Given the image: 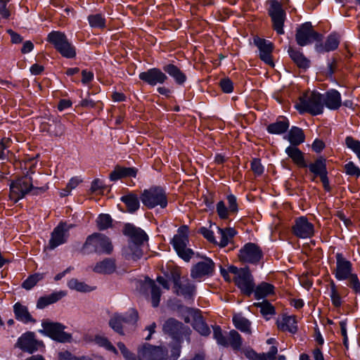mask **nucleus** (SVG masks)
<instances>
[{
	"label": "nucleus",
	"mask_w": 360,
	"mask_h": 360,
	"mask_svg": "<svg viewBox=\"0 0 360 360\" xmlns=\"http://www.w3.org/2000/svg\"><path fill=\"white\" fill-rule=\"evenodd\" d=\"M335 266L332 269L335 278L338 281H347V286L355 294L360 295V280L354 272L352 263L340 252L335 254Z\"/></svg>",
	"instance_id": "nucleus-1"
},
{
	"label": "nucleus",
	"mask_w": 360,
	"mask_h": 360,
	"mask_svg": "<svg viewBox=\"0 0 360 360\" xmlns=\"http://www.w3.org/2000/svg\"><path fill=\"white\" fill-rule=\"evenodd\" d=\"M122 233L127 236L133 245H129L123 250V255L126 259L136 261L143 255L140 245L148 240L147 234L139 227L132 224H126Z\"/></svg>",
	"instance_id": "nucleus-2"
},
{
	"label": "nucleus",
	"mask_w": 360,
	"mask_h": 360,
	"mask_svg": "<svg viewBox=\"0 0 360 360\" xmlns=\"http://www.w3.org/2000/svg\"><path fill=\"white\" fill-rule=\"evenodd\" d=\"M46 185L37 186L33 184L32 178L25 175L13 181L10 185V198L15 202L23 198L27 193L39 195L48 190Z\"/></svg>",
	"instance_id": "nucleus-3"
},
{
	"label": "nucleus",
	"mask_w": 360,
	"mask_h": 360,
	"mask_svg": "<svg viewBox=\"0 0 360 360\" xmlns=\"http://www.w3.org/2000/svg\"><path fill=\"white\" fill-rule=\"evenodd\" d=\"M112 252L113 245L110 238L98 233H94L89 236L81 249V252L83 255L96 252L109 255Z\"/></svg>",
	"instance_id": "nucleus-4"
},
{
	"label": "nucleus",
	"mask_w": 360,
	"mask_h": 360,
	"mask_svg": "<svg viewBox=\"0 0 360 360\" xmlns=\"http://www.w3.org/2000/svg\"><path fill=\"white\" fill-rule=\"evenodd\" d=\"M296 108L300 113L308 112L311 115H318L323 112L322 95L316 91H307L299 98Z\"/></svg>",
	"instance_id": "nucleus-5"
},
{
	"label": "nucleus",
	"mask_w": 360,
	"mask_h": 360,
	"mask_svg": "<svg viewBox=\"0 0 360 360\" xmlns=\"http://www.w3.org/2000/svg\"><path fill=\"white\" fill-rule=\"evenodd\" d=\"M229 271L234 276L233 280L236 285L243 294L250 296L254 291L255 281L248 268H238L235 266H229Z\"/></svg>",
	"instance_id": "nucleus-6"
},
{
	"label": "nucleus",
	"mask_w": 360,
	"mask_h": 360,
	"mask_svg": "<svg viewBox=\"0 0 360 360\" xmlns=\"http://www.w3.org/2000/svg\"><path fill=\"white\" fill-rule=\"evenodd\" d=\"M140 198L143 205L148 209H153L157 206L165 208L168 204L166 191L160 186H152L145 189Z\"/></svg>",
	"instance_id": "nucleus-7"
},
{
	"label": "nucleus",
	"mask_w": 360,
	"mask_h": 360,
	"mask_svg": "<svg viewBox=\"0 0 360 360\" xmlns=\"http://www.w3.org/2000/svg\"><path fill=\"white\" fill-rule=\"evenodd\" d=\"M47 41L51 44L63 57L67 58L75 57V48L69 42L65 33L52 31L47 36Z\"/></svg>",
	"instance_id": "nucleus-8"
},
{
	"label": "nucleus",
	"mask_w": 360,
	"mask_h": 360,
	"mask_svg": "<svg viewBox=\"0 0 360 360\" xmlns=\"http://www.w3.org/2000/svg\"><path fill=\"white\" fill-rule=\"evenodd\" d=\"M188 243V227L186 225L180 226L177 233L174 235L172 244L178 255L185 261H188L193 256V252L187 248Z\"/></svg>",
	"instance_id": "nucleus-9"
},
{
	"label": "nucleus",
	"mask_w": 360,
	"mask_h": 360,
	"mask_svg": "<svg viewBox=\"0 0 360 360\" xmlns=\"http://www.w3.org/2000/svg\"><path fill=\"white\" fill-rule=\"evenodd\" d=\"M41 326L43 330L40 333L49 336L51 339L60 342H70L72 335L64 331L65 326L57 322H51L49 321H43Z\"/></svg>",
	"instance_id": "nucleus-10"
},
{
	"label": "nucleus",
	"mask_w": 360,
	"mask_h": 360,
	"mask_svg": "<svg viewBox=\"0 0 360 360\" xmlns=\"http://www.w3.org/2000/svg\"><path fill=\"white\" fill-rule=\"evenodd\" d=\"M73 226L72 224L60 221L51 232V238L46 248L52 250L67 243L70 236L69 231Z\"/></svg>",
	"instance_id": "nucleus-11"
},
{
	"label": "nucleus",
	"mask_w": 360,
	"mask_h": 360,
	"mask_svg": "<svg viewBox=\"0 0 360 360\" xmlns=\"http://www.w3.org/2000/svg\"><path fill=\"white\" fill-rule=\"evenodd\" d=\"M238 257L243 263L257 264L262 259L263 252L257 244L248 243L240 248Z\"/></svg>",
	"instance_id": "nucleus-12"
},
{
	"label": "nucleus",
	"mask_w": 360,
	"mask_h": 360,
	"mask_svg": "<svg viewBox=\"0 0 360 360\" xmlns=\"http://www.w3.org/2000/svg\"><path fill=\"white\" fill-rule=\"evenodd\" d=\"M321 37V35L313 29L311 22H305L297 29L295 39L298 45L304 46L314 41H319Z\"/></svg>",
	"instance_id": "nucleus-13"
},
{
	"label": "nucleus",
	"mask_w": 360,
	"mask_h": 360,
	"mask_svg": "<svg viewBox=\"0 0 360 360\" xmlns=\"http://www.w3.org/2000/svg\"><path fill=\"white\" fill-rule=\"evenodd\" d=\"M269 4L268 13L271 18L273 27L278 34H282L284 33L283 24L285 13L278 1L271 0Z\"/></svg>",
	"instance_id": "nucleus-14"
},
{
	"label": "nucleus",
	"mask_w": 360,
	"mask_h": 360,
	"mask_svg": "<svg viewBox=\"0 0 360 360\" xmlns=\"http://www.w3.org/2000/svg\"><path fill=\"white\" fill-rule=\"evenodd\" d=\"M139 319L138 311L135 309H130L125 315L115 314L110 320V326L117 333L124 335L123 325L124 323L134 324Z\"/></svg>",
	"instance_id": "nucleus-15"
},
{
	"label": "nucleus",
	"mask_w": 360,
	"mask_h": 360,
	"mask_svg": "<svg viewBox=\"0 0 360 360\" xmlns=\"http://www.w3.org/2000/svg\"><path fill=\"white\" fill-rule=\"evenodd\" d=\"M167 350L162 347L144 344L138 349L139 360H166Z\"/></svg>",
	"instance_id": "nucleus-16"
},
{
	"label": "nucleus",
	"mask_w": 360,
	"mask_h": 360,
	"mask_svg": "<svg viewBox=\"0 0 360 360\" xmlns=\"http://www.w3.org/2000/svg\"><path fill=\"white\" fill-rule=\"evenodd\" d=\"M292 231L297 238H309L314 235V226L306 217L302 216L295 219Z\"/></svg>",
	"instance_id": "nucleus-17"
},
{
	"label": "nucleus",
	"mask_w": 360,
	"mask_h": 360,
	"mask_svg": "<svg viewBox=\"0 0 360 360\" xmlns=\"http://www.w3.org/2000/svg\"><path fill=\"white\" fill-rule=\"evenodd\" d=\"M15 347L21 350L30 354L44 347L41 341H39L35 338L34 333L32 332H27L22 334L15 344Z\"/></svg>",
	"instance_id": "nucleus-18"
},
{
	"label": "nucleus",
	"mask_w": 360,
	"mask_h": 360,
	"mask_svg": "<svg viewBox=\"0 0 360 360\" xmlns=\"http://www.w3.org/2000/svg\"><path fill=\"white\" fill-rule=\"evenodd\" d=\"M253 43L259 49V58L266 64L271 67H274V63L272 58V52L274 46L273 43L265 39L260 38L258 36H255L253 37Z\"/></svg>",
	"instance_id": "nucleus-19"
},
{
	"label": "nucleus",
	"mask_w": 360,
	"mask_h": 360,
	"mask_svg": "<svg viewBox=\"0 0 360 360\" xmlns=\"http://www.w3.org/2000/svg\"><path fill=\"white\" fill-rule=\"evenodd\" d=\"M214 263L210 258H205L193 265L191 269V277L198 281H201L206 276H211L214 271Z\"/></svg>",
	"instance_id": "nucleus-20"
},
{
	"label": "nucleus",
	"mask_w": 360,
	"mask_h": 360,
	"mask_svg": "<svg viewBox=\"0 0 360 360\" xmlns=\"http://www.w3.org/2000/svg\"><path fill=\"white\" fill-rule=\"evenodd\" d=\"M162 330L165 333L174 339L179 340L183 335H189L191 330L188 327L174 318L168 319L164 323Z\"/></svg>",
	"instance_id": "nucleus-21"
},
{
	"label": "nucleus",
	"mask_w": 360,
	"mask_h": 360,
	"mask_svg": "<svg viewBox=\"0 0 360 360\" xmlns=\"http://www.w3.org/2000/svg\"><path fill=\"white\" fill-rule=\"evenodd\" d=\"M228 207L223 200H220L216 205V212L220 219H229L230 216L235 214L238 211V205L235 195L230 194L226 197Z\"/></svg>",
	"instance_id": "nucleus-22"
},
{
	"label": "nucleus",
	"mask_w": 360,
	"mask_h": 360,
	"mask_svg": "<svg viewBox=\"0 0 360 360\" xmlns=\"http://www.w3.org/2000/svg\"><path fill=\"white\" fill-rule=\"evenodd\" d=\"M139 77L141 81L150 86L164 84L168 79L166 74L157 68H150L141 72Z\"/></svg>",
	"instance_id": "nucleus-23"
},
{
	"label": "nucleus",
	"mask_w": 360,
	"mask_h": 360,
	"mask_svg": "<svg viewBox=\"0 0 360 360\" xmlns=\"http://www.w3.org/2000/svg\"><path fill=\"white\" fill-rule=\"evenodd\" d=\"M163 274L164 276H158L157 281L167 290L170 288L169 282H172L174 285L181 276L180 268L173 264L167 265L166 271Z\"/></svg>",
	"instance_id": "nucleus-24"
},
{
	"label": "nucleus",
	"mask_w": 360,
	"mask_h": 360,
	"mask_svg": "<svg viewBox=\"0 0 360 360\" xmlns=\"http://www.w3.org/2000/svg\"><path fill=\"white\" fill-rule=\"evenodd\" d=\"M173 291L177 295L191 300L195 294V286L188 278L181 276L173 285Z\"/></svg>",
	"instance_id": "nucleus-25"
},
{
	"label": "nucleus",
	"mask_w": 360,
	"mask_h": 360,
	"mask_svg": "<svg viewBox=\"0 0 360 360\" xmlns=\"http://www.w3.org/2000/svg\"><path fill=\"white\" fill-rule=\"evenodd\" d=\"M297 316L295 315L283 314L281 318L276 321V326L279 330L289 332L295 334L297 332Z\"/></svg>",
	"instance_id": "nucleus-26"
},
{
	"label": "nucleus",
	"mask_w": 360,
	"mask_h": 360,
	"mask_svg": "<svg viewBox=\"0 0 360 360\" xmlns=\"http://www.w3.org/2000/svg\"><path fill=\"white\" fill-rule=\"evenodd\" d=\"M322 103L330 110H338L342 105L341 95L335 89L327 91L322 95Z\"/></svg>",
	"instance_id": "nucleus-27"
},
{
	"label": "nucleus",
	"mask_w": 360,
	"mask_h": 360,
	"mask_svg": "<svg viewBox=\"0 0 360 360\" xmlns=\"http://www.w3.org/2000/svg\"><path fill=\"white\" fill-rule=\"evenodd\" d=\"M116 261L113 258H105L97 262L93 267V271L100 274H111L116 270Z\"/></svg>",
	"instance_id": "nucleus-28"
},
{
	"label": "nucleus",
	"mask_w": 360,
	"mask_h": 360,
	"mask_svg": "<svg viewBox=\"0 0 360 360\" xmlns=\"http://www.w3.org/2000/svg\"><path fill=\"white\" fill-rule=\"evenodd\" d=\"M138 169L135 167H124L117 165L110 174V179L116 181L125 177H135Z\"/></svg>",
	"instance_id": "nucleus-29"
},
{
	"label": "nucleus",
	"mask_w": 360,
	"mask_h": 360,
	"mask_svg": "<svg viewBox=\"0 0 360 360\" xmlns=\"http://www.w3.org/2000/svg\"><path fill=\"white\" fill-rule=\"evenodd\" d=\"M339 44V36L336 34H330L324 44L321 43L316 45V50L319 53L333 51L338 49Z\"/></svg>",
	"instance_id": "nucleus-30"
},
{
	"label": "nucleus",
	"mask_w": 360,
	"mask_h": 360,
	"mask_svg": "<svg viewBox=\"0 0 360 360\" xmlns=\"http://www.w3.org/2000/svg\"><path fill=\"white\" fill-rule=\"evenodd\" d=\"M163 70L172 77L179 85L184 84L187 79L186 74L179 67L172 63L164 65Z\"/></svg>",
	"instance_id": "nucleus-31"
},
{
	"label": "nucleus",
	"mask_w": 360,
	"mask_h": 360,
	"mask_svg": "<svg viewBox=\"0 0 360 360\" xmlns=\"http://www.w3.org/2000/svg\"><path fill=\"white\" fill-rule=\"evenodd\" d=\"M254 296L257 300H260L275 294V286L267 282H262L254 287Z\"/></svg>",
	"instance_id": "nucleus-32"
},
{
	"label": "nucleus",
	"mask_w": 360,
	"mask_h": 360,
	"mask_svg": "<svg viewBox=\"0 0 360 360\" xmlns=\"http://www.w3.org/2000/svg\"><path fill=\"white\" fill-rule=\"evenodd\" d=\"M288 52L292 60L298 68L306 69L309 67V60H308L300 50L290 46Z\"/></svg>",
	"instance_id": "nucleus-33"
},
{
	"label": "nucleus",
	"mask_w": 360,
	"mask_h": 360,
	"mask_svg": "<svg viewBox=\"0 0 360 360\" xmlns=\"http://www.w3.org/2000/svg\"><path fill=\"white\" fill-rule=\"evenodd\" d=\"M66 292L60 290L58 292H54L49 295L43 296L39 298L37 307L39 309H44L49 304H53L63 297L66 295Z\"/></svg>",
	"instance_id": "nucleus-34"
},
{
	"label": "nucleus",
	"mask_w": 360,
	"mask_h": 360,
	"mask_svg": "<svg viewBox=\"0 0 360 360\" xmlns=\"http://www.w3.org/2000/svg\"><path fill=\"white\" fill-rule=\"evenodd\" d=\"M13 311L15 314V319L23 323H35L36 320L32 318L30 312L28 311L27 307L22 305L20 302H17L13 306Z\"/></svg>",
	"instance_id": "nucleus-35"
},
{
	"label": "nucleus",
	"mask_w": 360,
	"mask_h": 360,
	"mask_svg": "<svg viewBox=\"0 0 360 360\" xmlns=\"http://www.w3.org/2000/svg\"><path fill=\"white\" fill-rule=\"evenodd\" d=\"M120 200L126 205L127 210L129 213H134L140 207L139 198L134 193L122 196Z\"/></svg>",
	"instance_id": "nucleus-36"
},
{
	"label": "nucleus",
	"mask_w": 360,
	"mask_h": 360,
	"mask_svg": "<svg viewBox=\"0 0 360 360\" xmlns=\"http://www.w3.org/2000/svg\"><path fill=\"white\" fill-rule=\"evenodd\" d=\"M285 153L292 159L293 162L300 167H307L302 152L295 146H288L285 150Z\"/></svg>",
	"instance_id": "nucleus-37"
},
{
	"label": "nucleus",
	"mask_w": 360,
	"mask_h": 360,
	"mask_svg": "<svg viewBox=\"0 0 360 360\" xmlns=\"http://www.w3.org/2000/svg\"><path fill=\"white\" fill-rule=\"evenodd\" d=\"M289 127V122L285 117H279L276 122L270 124L267 127V131L270 134H283L285 132Z\"/></svg>",
	"instance_id": "nucleus-38"
},
{
	"label": "nucleus",
	"mask_w": 360,
	"mask_h": 360,
	"mask_svg": "<svg viewBox=\"0 0 360 360\" xmlns=\"http://www.w3.org/2000/svg\"><path fill=\"white\" fill-rule=\"evenodd\" d=\"M309 171L316 176H323L328 174L326 160L323 158L316 159L314 162L307 165Z\"/></svg>",
	"instance_id": "nucleus-39"
},
{
	"label": "nucleus",
	"mask_w": 360,
	"mask_h": 360,
	"mask_svg": "<svg viewBox=\"0 0 360 360\" xmlns=\"http://www.w3.org/2000/svg\"><path fill=\"white\" fill-rule=\"evenodd\" d=\"M329 296L331 303L335 308L339 309L342 307L344 302L343 298L341 296L338 287L333 280L329 283Z\"/></svg>",
	"instance_id": "nucleus-40"
},
{
	"label": "nucleus",
	"mask_w": 360,
	"mask_h": 360,
	"mask_svg": "<svg viewBox=\"0 0 360 360\" xmlns=\"http://www.w3.org/2000/svg\"><path fill=\"white\" fill-rule=\"evenodd\" d=\"M218 233L220 235V240L217 244L221 248L226 247L236 235L237 232L233 228L221 229L218 228Z\"/></svg>",
	"instance_id": "nucleus-41"
},
{
	"label": "nucleus",
	"mask_w": 360,
	"mask_h": 360,
	"mask_svg": "<svg viewBox=\"0 0 360 360\" xmlns=\"http://www.w3.org/2000/svg\"><path fill=\"white\" fill-rule=\"evenodd\" d=\"M234 326L243 333L250 334V321L243 316L240 314H234L233 316Z\"/></svg>",
	"instance_id": "nucleus-42"
},
{
	"label": "nucleus",
	"mask_w": 360,
	"mask_h": 360,
	"mask_svg": "<svg viewBox=\"0 0 360 360\" xmlns=\"http://www.w3.org/2000/svg\"><path fill=\"white\" fill-rule=\"evenodd\" d=\"M65 125L58 117L53 119L52 123L49 125L48 132L53 136L60 137L65 134Z\"/></svg>",
	"instance_id": "nucleus-43"
},
{
	"label": "nucleus",
	"mask_w": 360,
	"mask_h": 360,
	"mask_svg": "<svg viewBox=\"0 0 360 360\" xmlns=\"http://www.w3.org/2000/svg\"><path fill=\"white\" fill-rule=\"evenodd\" d=\"M303 131L298 127H292L288 133V141L292 146H298L304 141Z\"/></svg>",
	"instance_id": "nucleus-44"
},
{
	"label": "nucleus",
	"mask_w": 360,
	"mask_h": 360,
	"mask_svg": "<svg viewBox=\"0 0 360 360\" xmlns=\"http://www.w3.org/2000/svg\"><path fill=\"white\" fill-rule=\"evenodd\" d=\"M229 346H230L234 351H238L241 349L243 345V339L241 335L235 330L229 332L227 337Z\"/></svg>",
	"instance_id": "nucleus-45"
},
{
	"label": "nucleus",
	"mask_w": 360,
	"mask_h": 360,
	"mask_svg": "<svg viewBox=\"0 0 360 360\" xmlns=\"http://www.w3.org/2000/svg\"><path fill=\"white\" fill-rule=\"evenodd\" d=\"M255 305L260 309V313L266 319H269L268 316H273L276 314L275 307L266 300H264L262 302L255 303Z\"/></svg>",
	"instance_id": "nucleus-46"
},
{
	"label": "nucleus",
	"mask_w": 360,
	"mask_h": 360,
	"mask_svg": "<svg viewBox=\"0 0 360 360\" xmlns=\"http://www.w3.org/2000/svg\"><path fill=\"white\" fill-rule=\"evenodd\" d=\"M89 25L93 28L104 29L106 20L100 13L91 14L88 16Z\"/></svg>",
	"instance_id": "nucleus-47"
},
{
	"label": "nucleus",
	"mask_w": 360,
	"mask_h": 360,
	"mask_svg": "<svg viewBox=\"0 0 360 360\" xmlns=\"http://www.w3.org/2000/svg\"><path fill=\"white\" fill-rule=\"evenodd\" d=\"M68 286L71 290H75L79 292H86L93 290V288L84 282L79 281L77 278H71L68 282Z\"/></svg>",
	"instance_id": "nucleus-48"
},
{
	"label": "nucleus",
	"mask_w": 360,
	"mask_h": 360,
	"mask_svg": "<svg viewBox=\"0 0 360 360\" xmlns=\"http://www.w3.org/2000/svg\"><path fill=\"white\" fill-rule=\"evenodd\" d=\"M96 221L98 230L103 231L112 226V219L108 214H101Z\"/></svg>",
	"instance_id": "nucleus-49"
},
{
	"label": "nucleus",
	"mask_w": 360,
	"mask_h": 360,
	"mask_svg": "<svg viewBox=\"0 0 360 360\" xmlns=\"http://www.w3.org/2000/svg\"><path fill=\"white\" fill-rule=\"evenodd\" d=\"M193 326L202 335L207 336L210 334V329L202 317L195 318Z\"/></svg>",
	"instance_id": "nucleus-50"
},
{
	"label": "nucleus",
	"mask_w": 360,
	"mask_h": 360,
	"mask_svg": "<svg viewBox=\"0 0 360 360\" xmlns=\"http://www.w3.org/2000/svg\"><path fill=\"white\" fill-rule=\"evenodd\" d=\"M149 283L150 287L152 304L154 307H157L160 303L161 291L160 288L155 283L154 281L150 280Z\"/></svg>",
	"instance_id": "nucleus-51"
},
{
	"label": "nucleus",
	"mask_w": 360,
	"mask_h": 360,
	"mask_svg": "<svg viewBox=\"0 0 360 360\" xmlns=\"http://www.w3.org/2000/svg\"><path fill=\"white\" fill-rule=\"evenodd\" d=\"M43 275L40 274L31 275L23 281L22 286L26 290H31L39 281L43 279Z\"/></svg>",
	"instance_id": "nucleus-52"
},
{
	"label": "nucleus",
	"mask_w": 360,
	"mask_h": 360,
	"mask_svg": "<svg viewBox=\"0 0 360 360\" xmlns=\"http://www.w3.org/2000/svg\"><path fill=\"white\" fill-rule=\"evenodd\" d=\"M95 342L101 346L105 347L106 349L117 354L116 348L112 345V343L108 340L107 338L98 335L95 337Z\"/></svg>",
	"instance_id": "nucleus-53"
},
{
	"label": "nucleus",
	"mask_w": 360,
	"mask_h": 360,
	"mask_svg": "<svg viewBox=\"0 0 360 360\" xmlns=\"http://www.w3.org/2000/svg\"><path fill=\"white\" fill-rule=\"evenodd\" d=\"M213 336L219 345L224 347H229L227 337L223 335L219 326H215L213 328Z\"/></svg>",
	"instance_id": "nucleus-54"
},
{
	"label": "nucleus",
	"mask_w": 360,
	"mask_h": 360,
	"mask_svg": "<svg viewBox=\"0 0 360 360\" xmlns=\"http://www.w3.org/2000/svg\"><path fill=\"white\" fill-rule=\"evenodd\" d=\"M82 179L77 176L72 177L68 183L65 188L60 193L62 197L68 195L72 189L75 188L80 183Z\"/></svg>",
	"instance_id": "nucleus-55"
},
{
	"label": "nucleus",
	"mask_w": 360,
	"mask_h": 360,
	"mask_svg": "<svg viewBox=\"0 0 360 360\" xmlns=\"http://www.w3.org/2000/svg\"><path fill=\"white\" fill-rule=\"evenodd\" d=\"M277 352V347L271 346L268 352L258 353L256 360H276V355Z\"/></svg>",
	"instance_id": "nucleus-56"
},
{
	"label": "nucleus",
	"mask_w": 360,
	"mask_h": 360,
	"mask_svg": "<svg viewBox=\"0 0 360 360\" xmlns=\"http://www.w3.org/2000/svg\"><path fill=\"white\" fill-rule=\"evenodd\" d=\"M219 85L224 93L230 94L233 90V84L228 77L221 79L219 82Z\"/></svg>",
	"instance_id": "nucleus-57"
},
{
	"label": "nucleus",
	"mask_w": 360,
	"mask_h": 360,
	"mask_svg": "<svg viewBox=\"0 0 360 360\" xmlns=\"http://www.w3.org/2000/svg\"><path fill=\"white\" fill-rule=\"evenodd\" d=\"M345 172L347 174L356 177L360 176V169L353 162H349L345 165Z\"/></svg>",
	"instance_id": "nucleus-58"
},
{
	"label": "nucleus",
	"mask_w": 360,
	"mask_h": 360,
	"mask_svg": "<svg viewBox=\"0 0 360 360\" xmlns=\"http://www.w3.org/2000/svg\"><path fill=\"white\" fill-rule=\"evenodd\" d=\"M58 360H92L86 356L76 357L68 351L61 352L58 353Z\"/></svg>",
	"instance_id": "nucleus-59"
},
{
	"label": "nucleus",
	"mask_w": 360,
	"mask_h": 360,
	"mask_svg": "<svg viewBox=\"0 0 360 360\" xmlns=\"http://www.w3.org/2000/svg\"><path fill=\"white\" fill-rule=\"evenodd\" d=\"M251 169L257 176H260L264 172V167L259 159L255 158L252 160L251 162Z\"/></svg>",
	"instance_id": "nucleus-60"
},
{
	"label": "nucleus",
	"mask_w": 360,
	"mask_h": 360,
	"mask_svg": "<svg viewBox=\"0 0 360 360\" xmlns=\"http://www.w3.org/2000/svg\"><path fill=\"white\" fill-rule=\"evenodd\" d=\"M198 232L202 234L203 237L206 238L209 242L217 244L212 231L207 229L206 227H201L200 228Z\"/></svg>",
	"instance_id": "nucleus-61"
},
{
	"label": "nucleus",
	"mask_w": 360,
	"mask_h": 360,
	"mask_svg": "<svg viewBox=\"0 0 360 360\" xmlns=\"http://www.w3.org/2000/svg\"><path fill=\"white\" fill-rule=\"evenodd\" d=\"M104 188L103 181L99 179H96L91 183V191L92 193H101L103 192Z\"/></svg>",
	"instance_id": "nucleus-62"
},
{
	"label": "nucleus",
	"mask_w": 360,
	"mask_h": 360,
	"mask_svg": "<svg viewBox=\"0 0 360 360\" xmlns=\"http://www.w3.org/2000/svg\"><path fill=\"white\" fill-rule=\"evenodd\" d=\"M9 1L10 0H0V15L6 19L8 18L11 15L9 10L6 8Z\"/></svg>",
	"instance_id": "nucleus-63"
},
{
	"label": "nucleus",
	"mask_w": 360,
	"mask_h": 360,
	"mask_svg": "<svg viewBox=\"0 0 360 360\" xmlns=\"http://www.w3.org/2000/svg\"><path fill=\"white\" fill-rule=\"evenodd\" d=\"M117 347L127 360H134V355L126 347L124 343L118 342Z\"/></svg>",
	"instance_id": "nucleus-64"
}]
</instances>
